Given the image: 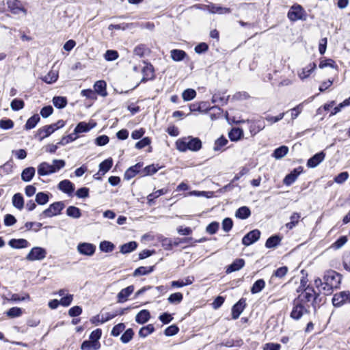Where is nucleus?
<instances>
[{
    "label": "nucleus",
    "mask_w": 350,
    "mask_h": 350,
    "mask_svg": "<svg viewBox=\"0 0 350 350\" xmlns=\"http://www.w3.org/2000/svg\"><path fill=\"white\" fill-rule=\"evenodd\" d=\"M36 173V170L33 167H29L24 169L21 173V179L25 182H29Z\"/></svg>",
    "instance_id": "c85d7f7f"
},
{
    "label": "nucleus",
    "mask_w": 350,
    "mask_h": 350,
    "mask_svg": "<svg viewBox=\"0 0 350 350\" xmlns=\"http://www.w3.org/2000/svg\"><path fill=\"white\" fill-rule=\"evenodd\" d=\"M143 77L142 81L152 79L154 77L153 66L150 64H146L142 69Z\"/></svg>",
    "instance_id": "393cba45"
},
{
    "label": "nucleus",
    "mask_w": 350,
    "mask_h": 350,
    "mask_svg": "<svg viewBox=\"0 0 350 350\" xmlns=\"http://www.w3.org/2000/svg\"><path fill=\"white\" fill-rule=\"evenodd\" d=\"M154 331V327L152 324H148L146 326L142 327L139 331V336L142 338H146Z\"/></svg>",
    "instance_id": "37998d69"
},
{
    "label": "nucleus",
    "mask_w": 350,
    "mask_h": 350,
    "mask_svg": "<svg viewBox=\"0 0 350 350\" xmlns=\"http://www.w3.org/2000/svg\"><path fill=\"white\" fill-rule=\"evenodd\" d=\"M150 313L148 310H142L135 317V321L139 324H144L149 321Z\"/></svg>",
    "instance_id": "a878e982"
},
{
    "label": "nucleus",
    "mask_w": 350,
    "mask_h": 350,
    "mask_svg": "<svg viewBox=\"0 0 350 350\" xmlns=\"http://www.w3.org/2000/svg\"><path fill=\"white\" fill-rule=\"evenodd\" d=\"M316 64L315 63H310L308 65L303 68L300 71L298 72V76L301 80H304L310 76V75L316 69Z\"/></svg>",
    "instance_id": "6ab92c4d"
},
{
    "label": "nucleus",
    "mask_w": 350,
    "mask_h": 350,
    "mask_svg": "<svg viewBox=\"0 0 350 350\" xmlns=\"http://www.w3.org/2000/svg\"><path fill=\"white\" fill-rule=\"evenodd\" d=\"M112 164L113 161L111 159H105L99 165V172H101V174L104 175L111 169Z\"/></svg>",
    "instance_id": "58836bf2"
},
{
    "label": "nucleus",
    "mask_w": 350,
    "mask_h": 350,
    "mask_svg": "<svg viewBox=\"0 0 350 350\" xmlns=\"http://www.w3.org/2000/svg\"><path fill=\"white\" fill-rule=\"evenodd\" d=\"M125 329V325L123 323H120L115 325L111 332V334L113 336H118Z\"/></svg>",
    "instance_id": "052dcab7"
},
{
    "label": "nucleus",
    "mask_w": 350,
    "mask_h": 350,
    "mask_svg": "<svg viewBox=\"0 0 350 350\" xmlns=\"http://www.w3.org/2000/svg\"><path fill=\"white\" fill-rule=\"evenodd\" d=\"M265 286V282L262 279L256 280L251 288V293L256 294L260 293Z\"/></svg>",
    "instance_id": "ea45409f"
},
{
    "label": "nucleus",
    "mask_w": 350,
    "mask_h": 350,
    "mask_svg": "<svg viewBox=\"0 0 350 350\" xmlns=\"http://www.w3.org/2000/svg\"><path fill=\"white\" fill-rule=\"evenodd\" d=\"M40 120V118L39 115L34 114L33 116H32L27 120V121L25 125V129L30 130V129H33L37 125V124L39 122Z\"/></svg>",
    "instance_id": "72a5a7b5"
},
{
    "label": "nucleus",
    "mask_w": 350,
    "mask_h": 350,
    "mask_svg": "<svg viewBox=\"0 0 350 350\" xmlns=\"http://www.w3.org/2000/svg\"><path fill=\"white\" fill-rule=\"evenodd\" d=\"M332 304L335 307H340L344 304H350V291H344L336 293L332 298Z\"/></svg>",
    "instance_id": "423d86ee"
},
{
    "label": "nucleus",
    "mask_w": 350,
    "mask_h": 350,
    "mask_svg": "<svg viewBox=\"0 0 350 350\" xmlns=\"http://www.w3.org/2000/svg\"><path fill=\"white\" fill-rule=\"evenodd\" d=\"M196 96L194 89H186L182 94L183 98L185 101L191 100Z\"/></svg>",
    "instance_id": "5fc2aeb1"
},
{
    "label": "nucleus",
    "mask_w": 350,
    "mask_h": 350,
    "mask_svg": "<svg viewBox=\"0 0 350 350\" xmlns=\"http://www.w3.org/2000/svg\"><path fill=\"white\" fill-rule=\"evenodd\" d=\"M300 217L301 216L299 213H293L290 217V222L286 224V227L289 230L293 229L298 224Z\"/></svg>",
    "instance_id": "c03bdc74"
},
{
    "label": "nucleus",
    "mask_w": 350,
    "mask_h": 350,
    "mask_svg": "<svg viewBox=\"0 0 350 350\" xmlns=\"http://www.w3.org/2000/svg\"><path fill=\"white\" fill-rule=\"evenodd\" d=\"M7 315L10 317H18L22 314V310L18 307L11 308L7 312Z\"/></svg>",
    "instance_id": "680f3d73"
},
{
    "label": "nucleus",
    "mask_w": 350,
    "mask_h": 350,
    "mask_svg": "<svg viewBox=\"0 0 350 350\" xmlns=\"http://www.w3.org/2000/svg\"><path fill=\"white\" fill-rule=\"evenodd\" d=\"M245 265V260L242 258L236 259L231 265L226 269V273H230L232 272L239 271Z\"/></svg>",
    "instance_id": "b1692460"
},
{
    "label": "nucleus",
    "mask_w": 350,
    "mask_h": 350,
    "mask_svg": "<svg viewBox=\"0 0 350 350\" xmlns=\"http://www.w3.org/2000/svg\"><path fill=\"white\" fill-rule=\"evenodd\" d=\"M167 189L163 188V189L157 190V191L150 193L147 196L148 204L150 206H152L154 203V199L159 198V196H161L162 195L167 193Z\"/></svg>",
    "instance_id": "c756f323"
},
{
    "label": "nucleus",
    "mask_w": 350,
    "mask_h": 350,
    "mask_svg": "<svg viewBox=\"0 0 350 350\" xmlns=\"http://www.w3.org/2000/svg\"><path fill=\"white\" fill-rule=\"evenodd\" d=\"M260 230L255 229L249 232L242 239V243L245 246H249L257 241L260 239Z\"/></svg>",
    "instance_id": "f8f14e48"
},
{
    "label": "nucleus",
    "mask_w": 350,
    "mask_h": 350,
    "mask_svg": "<svg viewBox=\"0 0 350 350\" xmlns=\"http://www.w3.org/2000/svg\"><path fill=\"white\" fill-rule=\"evenodd\" d=\"M245 299L244 298L239 299L232 308V318L237 319L245 309Z\"/></svg>",
    "instance_id": "4468645a"
},
{
    "label": "nucleus",
    "mask_w": 350,
    "mask_h": 350,
    "mask_svg": "<svg viewBox=\"0 0 350 350\" xmlns=\"http://www.w3.org/2000/svg\"><path fill=\"white\" fill-rule=\"evenodd\" d=\"M232 226L233 221L230 218H225L222 221V228L226 232H229L232 229Z\"/></svg>",
    "instance_id": "774afa93"
},
{
    "label": "nucleus",
    "mask_w": 350,
    "mask_h": 350,
    "mask_svg": "<svg viewBox=\"0 0 350 350\" xmlns=\"http://www.w3.org/2000/svg\"><path fill=\"white\" fill-rule=\"evenodd\" d=\"M293 306L290 316L295 320H299L304 314L309 312V308H308L306 305H303L297 301L295 299L293 300Z\"/></svg>",
    "instance_id": "39448f33"
},
{
    "label": "nucleus",
    "mask_w": 350,
    "mask_h": 350,
    "mask_svg": "<svg viewBox=\"0 0 350 350\" xmlns=\"http://www.w3.org/2000/svg\"><path fill=\"white\" fill-rule=\"evenodd\" d=\"M58 188L63 192L69 195L72 193L75 189L74 185L68 180H62L58 185Z\"/></svg>",
    "instance_id": "5701e85b"
},
{
    "label": "nucleus",
    "mask_w": 350,
    "mask_h": 350,
    "mask_svg": "<svg viewBox=\"0 0 350 350\" xmlns=\"http://www.w3.org/2000/svg\"><path fill=\"white\" fill-rule=\"evenodd\" d=\"M42 226V224L39 222L28 221L25 224V228L27 230H33L34 232L39 231Z\"/></svg>",
    "instance_id": "6e6d98bb"
},
{
    "label": "nucleus",
    "mask_w": 350,
    "mask_h": 350,
    "mask_svg": "<svg viewBox=\"0 0 350 350\" xmlns=\"http://www.w3.org/2000/svg\"><path fill=\"white\" fill-rule=\"evenodd\" d=\"M118 56V53L114 50H107L105 54V58L107 61L116 60Z\"/></svg>",
    "instance_id": "e2e57ef3"
},
{
    "label": "nucleus",
    "mask_w": 350,
    "mask_h": 350,
    "mask_svg": "<svg viewBox=\"0 0 350 350\" xmlns=\"http://www.w3.org/2000/svg\"><path fill=\"white\" fill-rule=\"evenodd\" d=\"M36 202L40 205H44L49 202V196L44 192H38L36 196Z\"/></svg>",
    "instance_id": "864d4df0"
},
{
    "label": "nucleus",
    "mask_w": 350,
    "mask_h": 350,
    "mask_svg": "<svg viewBox=\"0 0 350 350\" xmlns=\"http://www.w3.org/2000/svg\"><path fill=\"white\" fill-rule=\"evenodd\" d=\"M57 78V72L55 70H51L46 76L42 79V80L48 84H51L52 83L56 81Z\"/></svg>",
    "instance_id": "a18cd8bd"
},
{
    "label": "nucleus",
    "mask_w": 350,
    "mask_h": 350,
    "mask_svg": "<svg viewBox=\"0 0 350 350\" xmlns=\"http://www.w3.org/2000/svg\"><path fill=\"white\" fill-rule=\"evenodd\" d=\"M66 214L68 216L75 219H78L81 216V210L74 206H70L67 208Z\"/></svg>",
    "instance_id": "a19ab883"
},
{
    "label": "nucleus",
    "mask_w": 350,
    "mask_h": 350,
    "mask_svg": "<svg viewBox=\"0 0 350 350\" xmlns=\"http://www.w3.org/2000/svg\"><path fill=\"white\" fill-rule=\"evenodd\" d=\"M305 11L299 5H293L288 12V17L292 21L305 20Z\"/></svg>",
    "instance_id": "6e6552de"
},
{
    "label": "nucleus",
    "mask_w": 350,
    "mask_h": 350,
    "mask_svg": "<svg viewBox=\"0 0 350 350\" xmlns=\"http://www.w3.org/2000/svg\"><path fill=\"white\" fill-rule=\"evenodd\" d=\"M93 127L94 125L90 126L89 124L85 122H81L75 127L74 130V134L88 132Z\"/></svg>",
    "instance_id": "e433bc0d"
},
{
    "label": "nucleus",
    "mask_w": 350,
    "mask_h": 350,
    "mask_svg": "<svg viewBox=\"0 0 350 350\" xmlns=\"http://www.w3.org/2000/svg\"><path fill=\"white\" fill-rule=\"evenodd\" d=\"M241 122H247L249 124V130L252 136L257 134L258 132L262 131L265 127V124L264 121L258 120H249L247 121L242 120Z\"/></svg>",
    "instance_id": "9b49d317"
},
{
    "label": "nucleus",
    "mask_w": 350,
    "mask_h": 350,
    "mask_svg": "<svg viewBox=\"0 0 350 350\" xmlns=\"http://www.w3.org/2000/svg\"><path fill=\"white\" fill-rule=\"evenodd\" d=\"M134 336V332L131 328L127 329L120 337V340L122 343H128L130 342Z\"/></svg>",
    "instance_id": "8fccbe9b"
},
{
    "label": "nucleus",
    "mask_w": 350,
    "mask_h": 350,
    "mask_svg": "<svg viewBox=\"0 0 350 350\" xmlns=\"http://www.w3.org/2000/svg\"><path fill=\"white\" fill-rule=\"evenodd\" d=\"M147 52H148V49L143 44L137 45L134 49V53L139 57H143Z\"/></svg>",
    "instance_id": "4d7b16f0"
},
{
    "label": "nucleus",
    "mask_w": 350,
    "mask_h": 350,
    "mask_svg": "<svg viewBox=\"0 0 350 350\" xmlns=\"http://www.w3.org/2000/svg\"><path fill=\"white\" fill-rule=\"evenodd\" d=\"M179 331V328L176 325H172L167 327L164 332V334L167 336H172L176 334Z\"/></svg>",
    "instance_id": "0e129e2a"
},
{
    "label": "nucleus",
    "mask_w": 350,
    "mask_h": 350,
    "mask_svg": "<svg viewBox=\"0 0 350 350\" xmlns=\"http://www.w3.org/2000/svg\"><path fill=\"white\" fill-rule=\"evenodd\" d=\"M54 106L58 109L64 108L67 105V99L63 96H55L53 98Z\"/></svg>",
    "instance_id": "79ce46f5"
},
{
    "label": "nucleus",
    "mask_w": 350,
    "mask_h": 350,
    "mask_svg": "<svg viewBox=\"0 0 350 350\" xmlns=\"http://www.w3.org/2000/svg\"><path fill=\"white\" fill-rule=\"evenodd\" d=\"M99 248L103 252H111L114 250L115 245L110 241H103L100 242Z\"/></svg>",
    "instance_id": "de8ad7c7"
},
{
    "label": "nucleus",
    "mask_w": 350,
    "mask_h": 350,
    "mask_svg": "<svg viewBox=\"0 0 350 350\" xmlns=\"http://www.w3.org/2000/svg\"><path fill=\"white\" fill-rule=\"evenodd\" d=\"M281 237L278 235H273L270 237L265 243V247L267 248H273L280 244Z\"/></svg>",
    "instance_id": "4c0bfd02"
},
{
    "label": "nucleus",
    "mask_w": 350,
    "mask_h": 350,
    "mask_svg": "<svg viewBox=\"0 0 350 350\" xmlns=\"http://www.w3.org/2000/svg\"><path fill=\"white\" fill-rule=\"evenodd\" d=\"M287 272H288V267H286V266H284V267H280V268L277 269L274 271V273H273V274L272 277L275 276V277H277V278H283L284 276H285V275H286V274L287 273Z\"/></svg>",
    "instance_id": "338daca9"
},
{
    "label": "nucleus",
    "mask_w": 350,
    "mask_h": 350,
    "mask_svg": "<svg viewBox=\"0 0 350 350\" xmlns=\"http://www.w3.org/2000/svg\"><path fill=\"white\" fill-rule=\"evenodd\" d=\"M342 275L334 270H327L325 272L323 282L320 278L314 280V285L320 293L330 295L335 288L340 287Z\"/></svg>",
    "instance_id": "f257e3e1"
},
{
    "label": "nucleus",
    "mask_w": 350,
    "mask_h": 350,
    "mask_svg": "<svg viewBox=\"0 0 350 350\" xmlns=\"http://www.w3.org/2000/svg\"><path fill=\"white\" fill-rule=\"evenodd\" d=\"M46 251L41 247H33L26 256L29 261L42 260L46 258Z\"/></svg>",
    "instance_id": "0eeeda50"
},
{
    "label": "nucleus",
    "mask_w": 350,
    "mask_h": 350,
    "mask_svg": "<svg viewBox=\"0 0 350 350\" xmlns=\"http://www.w3.org/2000/svg\"><path fill=\"white\" fill-rule=\"evenodd\" d=\"M319 294L317 293L313 287L308 286L304 291L300 292L295 299L303 305H306L308 308L312 305L315 308V303Z\"/></svg>",
    "instance_id": "f03ea898"
},
{
    "label": "nucleus",
    "mask_w": 350,
    "mask_h": 350,
    "mask_svg": "<svg viewBox=\"0 0 350 350\" xmlns=\"http://www.w3.org/2000/svg\"><path fill=\"white\" fill-rule=\"evenodd\" d=\"M95 245L89 243H79L77 246L78 252L86 256H92L95 252Z\"/></svg>",
    "instance_id": "ddd939ff"
},
{
    "label": "nucleus",
    "mask_w": 350,
    "mask_h": 350,
    "mask_svg": "<svg viewBox=\"0 0 350 350\" xmlns=\"http://www.w3.org/2000/svg\"><path fill=\"white\" fill-rule=\"evenodd\" d=\"M12 204L14 207L21 210L24 206L23 197L20 193L14 194L12 197Z\"/></svg>",
    "instance_id": "c9c22d12"
},
{
    "label": "nucleus",
    "mask_w": 350,
    "mask_h": 350,
    "mask_svg": "<svg viewBox=\"0 0 350 350\" xmlns=\"http://www.w3.org/2000/svg\"><path fill=\"white\" fill-rule=\"evenodd\" d=\"M170 54L172 59L176 62L182 61L187 56V53L184 51L179 49L172 50Z\"/></svg>",
    "instance_id": "f704fd0d"
},
{
    "label": "nucleus",
    "mask_w": 350,
    "mask_h": 350,
    "mask_svg": "<svg viewBox=\"0 0 350 350\" xmlns=\"http://www.w3.org/2000/svg\"><path fill=\"white\" fill-rule=\"evenodd\" d=\"M55 129L52 124L44 126L38 131V136H39L40 141H42L45 137H47L52 134Z\"/></svg>",
    "instance_id": "4be33fe9"
},
{
    "label": "nucleus",
    "mask_w": 350,
    "mask_h": 350,
    "mask_svg": "<svg viewBox=\"0 0 350 350\" xmlns=\"http://www.w3.org/2000/svg\"><path fill=\"white\" fill-rule=\"evenodd\" d=\"M142 167V164L138 163L133 166L130 167L124 174V178L130 180L133 178L137 173L139 172L140 168Z\"/></svg>",
    "instance_id": "bb28decb"
},
{
    "label": "nucleus",
    "mask_w": 350,
    "mask_h": 350,
    "mask_svg": "<svg viewBox=\"0 0 350 350\" xmlns=\"http://www.w3.org/2000/svg\"><path fill=\"white\" fill-rule=\"evenodd\" d=\"M64 208V204L62 202H54L51 204L48 208L42 212V215L47 217H51L59 214Z\"/></svg>",
    "instance_id": "9d476101"
},
{
    "label": "nucleus",
    "mask_w": 350,
    "mask_h": 350,
    "mask_svg": "<svg viewBox=\"0 0 350 350\" xmlns=\"http://www.w3.org/2000/svg\"><path fill=\"white\" fill-rule=\"evenodd\" d=\"M176 148L181 152H185L187 150L198 151L202 148V142L197 137H188L178 139L176 142Z\"/></svg>",
    "instance_id": "20e7f679"
},
{
    "label": "nucleus",
    "mask_w": 350,
    "mask_h": 350,
    "mask_svg": "<svg viewBox=\"0 0 350 350\" xmlns=\"http://www.w3.org/2000/svg\"><path fill=\"white\" fill-rule=\"evenodd\" d=\"M325 154L323 152L315 154L308 160L307 166L308 167H315L325 159Z\"/></svg>",
    "instance_id": "aec40b11"
},
{
    "label": "nucleus",
    "mask_w": 350,
    "mask_h": 350,
    "mask_svg": "<svg viewBox=\"0 0 350 350\" xmlns=\"http://www.w3.org/2000/svg\"><path fill=\"white\" fill-rule=\"evenodd\" d=\"M137 247L135 241H130L120 246V252L122 254H128L134 251Z\"/></svg>",
    "instance_id": "473e14b6"
},
{
    "label": "nucleus",
    "mask_w": 350,
    "mask_h": 350,
    "mask_svg": "<svg viewBox=\"0 0 350 350\" xmlns=\"http://www.w3.org/2000/svg\"><path fill=\"white\" fill-rule=\"evenodd\" d=\"M319 66L320 68H325L327 67H330V68L336 69V68H337V65L336 64V62L332 59H321Z\"/></svg>",
    "instance_id": "603ef678"
},
{
    "label": "nucleus",
    "mask_w": 350,
    "mask_h": 350,
    "mask_svg": "<svg viewBox=\"0 0 350 350\" xmlns=\"http://www.w3.org/2000/svg\"><path fill=\"white\" fill-rule=\"evenodd\" d=\"M288 152V148L286 146H282L274 150L273 157L275 159L284 157Z\"/></svg>",
    "instance_id": "09e8293b"
},
{
    "label": "nucleus",
    "mask_w": 350,
    "mask_h": 350,
    "mask_svg": "<svg viewBox=\"0 0 350 350\" xmlns=\"http://www.w3.org/2000/svg\"><path fill=\"white\" fill-rule=\"evenodd\" d=\"M251 215V211L250 208L247 206H241L239 208L236 213L235 216L237 218L241 219H245L248 218Z\"/></svg>",
    "instance_id": "7c9ffc66"
},
{
    "label": "nucleus",
    "mask_w": 350,
    "mask_h": 350,
    "mask_svg": "<svg viewBox=\"0 0 350 350\" xmlns=\"http://www.w3.org/2000/svg\"><path fill=\"white\" fill-rule=\"evenodd\" d=\"M350 105V97L345 99L343 102L340 103L338 106L334 108L333 111L331 112L330 116H334L339 112L342 108L345 107H347Z\"/></svg>",
    "instance_id": "13d9d810"
},
{
    "label": "nucleus",
    "mask_w": 350,
    "mask_h": 350,
    "mask_svg": "<svg viewBox=\"0 0 350 350\" xmlns=\"http://www.w3.org/2000/svg\"><path fill=\"white\" fill-rule=\"evenodd\" d=\"M6 3L10 12L14 14H18L20 12H23L25 14L27 12L18 0H7Z\"/></svg>",
    "instance_id": "2eb2a0df"
},
{
    "label": "nucleus",
    "mask_w": 350,
    "mask_h": 350,
    "mask_svg": "<svg viewBox=\"0 0 350 350\" xmlns=\"http://www.w3.org/2000/svg\"><path fill=\"white\" fill-rule=\"evenodd\" d=\"M183 299V295L181 293H174L171 294L167 300L169 303L172 304H178L182 301Z\"/></svg>",
    "instance_id": "3c124183"
},
{
    "label": "nucleus",
    "mask_w": 350,
    "mask_h": 350,
    "mask_svg": "<svg viewBox=\"0 0 350 350\" xmlns=\"http://www.w3.org/2000/svg\"><path fill=\"white\" fill-rule=\"evenodd\" d=\"M228 144V140L224 137L218 138L215 142L214 150H219Z\"/></svg>",
    "instance_id": "69168bd1"
},
{
    "label": "nucleus",
    "mask_w": 350,
    "mask_h": 350,
    "mask_svg": "<svg viewBox=\"0 0 350 350\" xmlns=\"http://www.w3.org/2000/svg\"><path fill=\"white\" fill-rule=\"evenodd\" d=\"M243 135V131L240 128H233L228 133V137L231 141H238Z\"/></svg>",
    "instance_id": "2f4dec72"
},
{
    "label": "nucleus",
    "mask_w": 350,
    "mask_h": 350,
    "mask_svg": "<svg viewBox=\"0 0 350 350\" xmlns=\"http://www.w3.org/2000/svg\"><path fill=\"white\" fill-rule=\"evenodd\" d=\"M301 172V167L294 169L291 173L285 176L283 180L284 184L287 186L292 185Z\"/></svg>",
    "instance_id": "dca6fc26"
},
{
    "label": "nucleus",
    "mask_w": 350,
    "mask_h": 350,
    "mask_svg": "<svg viewBox=\"0 0 350 350\" xmlns=\"http://www.w3.org/2000/svg\"><path fill=\"white\" fill-rule=\"evenodd\" d=\"M8 245L14 249H23L28 247L30 243L25 239H12L9 241Z\"/></svg>",
    "instance_id": "a211bd4d"
},
{
    "label": "nucleus",
    "mask_w": 350,
    "mask_h": 350,
    "mask_svg": "<svg viewBox=\"0 0 350 350\" xmlns=\"http://www.w3.org/2000/svg\"><path fill=\"white\" fill-rule=\"evenodd\" d=\"M154 267H139L133 273L134 276H139L148 274L153 271Z\"/></svg>",
    "instance_id": "49530a36"
},
{
    "label": "nucleus",
    "mask_w": 350,
    "mask_h": 350,
    "mask_svg": "<svg viewBox=\"0 0 350 350\" xmlns=\"http://www.w3.org/2000/svg\"><path fill=\"white\" fill-rule=\"evenodd\" d=\"M81 94L90 100H96L97 96L105 97L107 95V89H83Z\"/></svg>",
    "instance_id": "1a4fd4ad"
},
{
    "label": "nucleus",
    "mask_w": 350,
    "mask_h": 350,
    "mask_svg": "<svg viewBox=\"0 0 350 350\" xmlns=\"http://www.w3.org/2000/svg\"><path fill=\"white\" fill-rule=\"evenodd\" d=\"M65 165V161L62 159H54L53 164L42 162L38 166V174L42 176L50 175L58 172L63 168Z\"/></svg>",
    "instance_id": "7ed1b4c3"
},
{
    "label": "nucleus",
    "mask_w": 350,
    "mask_h": 350,
    "mask_svg": "<svg viewBox=\"0 0 350 350\" xmlns=\"http://www.w3.org/2000/svg\"><path fill=\"white\" fill-rule=\"evenodd\" d=\"M100 347L99 341H92L91 340L83 341L81 346V350H98Z\"/></svg>",
    "instance_id": "cd10ccee"
},
{
    "label": "nucleus",
    "mask_w": 350,
    "mask_h": 350,
    "mask_svg": "<svg viewBox=\"0 0 350 350\" xmlns=\"http://www.w3.org/2000/svg\"><path fill=\"white\" fill-rule=\"evenodd\" d=\"M205 7L206 9L211 14H224L231 12V10L228 8L221 7L213 3L206 5Z\"/></svg>",
    "instance_id": "f3484780"
},
{
    "label": "nucleus",
    "mask_w": 350,
    "mask_h": 350,
    "mask_svg": "<svg viewBox=\"0 0 350 350\" xmlns=\"http://www.w3.org/2000/svg\"><path fill=\"white\" fill-rule=\"evenodd\" d=\"M23 100L18 98L14 99L10 104V107L14 111H18L24 107Z\"/></svg>",
    "instance_id": "bf43d9fd"
},
{
    "label": "nucleus",
    "mask_w": 350,
    "mask_h": 350,
    "mask_svg": "<svg viewBox=\"0 0 350 350\" xmlns=\"http://www.w3.org/2000/svg\"><path fill=\"white\" fill-rule=\"evenodd\" d=\"M134 291L133 285L129 286L126 288L122 289L117 295L118 302L123 303L126 301L128 297L132 294Z\"/></svg>",
    "instance_id": "412c9836"
}]
</instances>
